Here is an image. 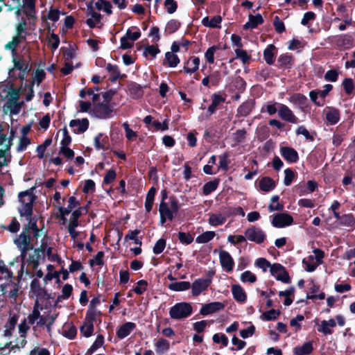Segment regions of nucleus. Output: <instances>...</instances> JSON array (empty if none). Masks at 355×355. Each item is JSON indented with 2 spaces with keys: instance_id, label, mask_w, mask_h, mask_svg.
Instances as JSON below:
<instances>
[{
  "instance_id": "f257e3e1",
  "label": "nucleus",
  "mask_w": 355,
  "mask_h": 355,
  "mask_svg": "<svg viewBox=\"0 0 355 355\" xmlns=\"http://www.w3.org/2000/svg\"><path fill=\"white\" fill-rule=\"evenodd\" d=\"M13 67L9 69V77L13 80H24L32 68V59L30 54H18L12 58Z\"/></svg>"
},
{
  "instance_id": "f03ea898",
  "label": "nucleus",
  "mask_w": 355,
  "mask_h": 355,
  "mask_svg": "<svg viewBox=\"0 0 355 355\" xmlns=\"http://www.w3.org/2000/svg\"><path fill=\"white\" fill-rule=\"evenodd\" d=\"M36 187H33L28 190L21 191L18 194L19 201L23 205L21 209H19L21 216L30 218L33 215V203L36 200L34 191Z\"/></svg>"
},
{
  "instance_id": "7ed1b4c3",
  "label": "nucleus",
  "mask_w": 355,
  "mask_h": 355,
  "mask_svg": "<svg viewBox=\"0 0 355 355\" xmlns=\"http://www.w3.org/2000/svg\"><path fill=\"white\" fill-rule=\"evenodd\" d=\"M193 313V307L189 302H178L170 308L169 315L173 320H182L189 317Z\"/></svg>"
},
{
  "instance_id": "20e7f679",
  "label": "nucleus",
  "mask_w": 355,
  "mask_h": 355,
  "mask_svg": "<svg viewBox=\"0 0 355 355\" xmlns=\"http://www.w3.org/2000/svg\"><path fill=\"white\" fill-rule=\"evenodd\" d=\"M215 275V270H209L206 275L207 278H198L196 279L192 284H191V293L193 296H198L201 293L207 290L208 287L212 282L213 277Z\"/></svg>"
},
{
  "instance_id": "39448f33",
  "label": "nucleus",
  "mask_w": 355,
  "mask_h": 355,
  "mask_svg": "<svg viewBox=\"0 0 355 355\" xmlns=\"http://www.w3.org/2000/svg\"><path fill=\"white\" fill-rule=\"evenodd\" d=\"M114 103H98L92 109L94 115L101 119H110L113 116Z\"/></svg>"
},
{
  "instance_id": "423d86ee",
  "label": "nucleus",
  "mask_w": 355,
  "mask_h": 355,
  "mask_svg": "<svg viewBox=\"0 0 355 355\" xmlns=\"http://www.w3.org/2000/svg\"><path fill=\"white\" fill-rule=\"evenodd\" d=\"M245 236L249 241L258 244L262 243L266 237L265 232L255 226L248 227L245 232Z\"/></svg>"
},
{
  "instance_id": "0eeeda50",
  "label": "nucleus",
  "mask_w": 355,
  "mask_h": 355,
  "mask_svg": "<svg viewBox=\"0 0 355 355\" xmlns=\"http://www.w3.org/2000/svg\"><path fill=\"white\" fill-rule=\"evenodd\" d=\"M293 223V218L288 213L284 212L277 214L273 216L272 220V225L277 228H282L292 225Z\"/></svg>"
},
{
  "instance_id": "6e6552de",
  "label": "nucleus",
  "mask_w": 355,
  "mask_h": 355,
  "mask_svg": "<svg viewBox=\"0 0 355 355\" xmlns=\"http://www.w3.org/2000/svg\"><path fill=\"white\" fill-rule=\"evenodd\" d=\"M159 225H164L166 220L172 221L175 218V214L169 209V206L166 202H160L159 205Z\"/></svg>"
},
{
  "instance_id": "1a4fd4ad",
  "label": "nucleus",
  "mask_w": 355,
  "mask_h": 355,
  "mask_svg": "<svg viewBox=\"0 0 355 355\" xmlns=\"http://www.w3.org/2000/svg\"><path fill=\"white\" fill-rule=\"evenodd\" d=\"M278 115L282 120L291 123L295 124L299 121L293 111L287 105L282 103L279 105Z\"/></svg>"
},
{
  "instance_id": "9d476101",
  "label": "nucleus",
  "mask_w": 355,
  "mask_h": 355,
  "mask_svg": "<svg viewBox=\"0 0 355 355\" xmlns=\"http://www.w3.org/2000/svg\"><path fill=\"white\" fill-rule=\"evenodd\" d=\"M219 259L222 268L227 272H230L233 270L234 261L228 252L225 250H220L219 253Z\"/></svg>"
},
{
  "instance_id": "9b49d317",
  "label": "nucleus",
  "mask_w": 355,
  "mask_h": 355,
  "mask_svg": "<svg viewBox=\"0 0 355 355\" xmlns=\"http://www.w3.org/2000/svg\"><path fill=\"white\" fill-rule=\"evenodd\" d=\"M225 306V305L220 302L205 304L202 306L200 310V314L204 316L212 314L224 309Z\"/></svg>"
},
{
  "instance_id": "f8f14e48",
  "label": "nucleus",
  "mask_w": 355,
  "mask_h": 355,
  "mask_svg": "<svg viewBox=\"0 0 355 355\" xmlns=\"http://www.w3.org/2000/svg\"><path fill=\"white\" fill-rule=\"evenodd\" d=\"M280 153L288 163H296L299 160V155L295 149L289 146H282Z\"/></svg>"
},
{
  "instance_id": "ddd939ff",
  "label": "nucleus",
  "mask_w": 355,
  "mask_h": 355,
  "mask_svg": "<svg viewBox=\"0 0 355 355\" xmlns=\"http://www.w3.org/2000/svg\"><path fill=\"white\" fill-rule=\"evenodd\" d=\"M211 103L208 107L207 112L209 116L214 114L219 106L225 101V98L220 94L214 93L211 96Z\"/></svg>"
},
{
  "instance_id": "4468645a",
  "label": "nucleus",
  "mask_w": 355,
  "mask_h": 355,
  "mask_svg": "<svg viewBox=\"0 0 355 355\" xmlns=\"http://www.w3.org/2000/svg\"><path fill=\"white\" fill-rule=\"evenodd\" d=\"M89 122L87 118L82 119H72L69 122V126L71 128L78 126L76 129H73L75 134L85 132L89 128Z\"/></svg>"
},
{
  "instance_id": "2eb2a0df",
  "label": "nucleus",
  "mask_w": 355,
  "mask_h": 355,
  "mask_svg": "<svg viewBox=\"0 0 355 355\" xmlns=\"http://www.w3.org/2000/svg\"><path fill=\"white\" fill-rule=\"evenodd\" d=\"M137 327L135 323L126 322L123 324L116 331V336L119 339H123L130 334Z\"/></svg>"
},
{
  "instance_id": "dca6fc26",
  "label": "nucleus",
  "mask_w": 355,
  "mask_h": 355,
  "mask_svg": "<svg viewBox=\"0 0 355 355\" xmlns=\"http://www.w3.org/2000/svg\"><path fill=\"white\" fill-rule=\"evenodd\" d=\"M264 20L261 14L253 15L250 14L248 16V21L243 25V29H254L263 23Z\"/></svg>"
},
{
  "instance_id": "f3484780",
  "label": "nucleus",
  "mask_w": 355,
  "mask_h": 355,
  "mask_svg": "<svg viewBox=\"0 0 355 355\" xmlns=\"http://www.w3.org/2000/svg\"><path fill=\"white\" fill-rule=\"evenodd\" d=\"M232 293L234 299L239 303H245L247 300V294L239 284L232 286Z\"/></svg>"
},
{
  "instance_id": "a211bd4d",
  "label": "nucleus",
  "mask_w": 355,
  "mask_h": 355,
  "mask_svg": "<svg viewBox=\"0 0 355 355\" xmlns=\"http://www.w3.org/2000/svg\"><path fill=\"white\" fill-rule=\"evenodd\" d=\"M254 106V102L253 100H248L243 102L238 108L236 116H247L250 114Z\"/></svg>"
},
{
  "instance_id": "6ab92c4d",
  "label": "nucleus",
  "mask_w": 355,
  "mask_h": 355,
  "mask_svg": "<svg viewBox=\"0 0 355 355\" xmlns=\"http://www.w3.org/2000/svg\"><path fill=\"white\" fill-rule=\"evenodd\" d=\"M200 58L198 57H191L183 67V71L186 73H193L199 69Z\"/></svg>"
},
{
  "instance_id": "aec40b11",
  "label": "nucleus",
  "mask_w": 355,
  "mask_h": 355,
  "mask_svg": "<svg viewBox=\"0 0 355 355\" xmlns=\"http://www.w3.org/2000/svg\"><path fill=\"white\" fill-rule=\"evenodd\" d=\"M143 87L135 82H131L128 85L130 96L133 99L141 98L144 95Z\"/></svg>"
},
{
  "instance_id": "412c9836",
  "label": "nucleus",
  "mask_w": 355,
  "mask_h": 355,
  "mask_svg": "<svg viewBox=\"0 0 355 355\" xmlns=\"http://www.w3.org/2000/svg\"><path fill=\"white\" fill-rule=\"evenodd\" d=\"M80 205V202L74 197L70 196L68 199V206L67 207H64L62 206L58 207V209L60 214L63 215H69L73 210V209Z\"/></svg>"
},
{
  "instance_id": "4be33fe9",
  "label": "nucleus",
  "mask_w": 355,
  "mask_h": 355,
  "mask_svg": "<svg viewBox=\"0 0 355 355\" xmlns=\"http://www.w3.org/2000/svg\"><path fill=\"white\" fill-rule=\"evenodd\" d=\"M276 187L275 180L268 176L262 178L259 182V187L260 190L264 192H269L273 190Z\"/></svg>"
},
{
  "instance_id": "5701e85b",
  "label": "nucleus",
  "mask_w": 355,
  "mask_h": 355,
  "mask_svg": "<svg viewBox=\"0 0 355 355\" xmlns=\"http://www.w3.org/2000/svg\"><path fill=\"white\" fill-rule=\"evenodd\" d=\"M102 315V313L101 311L98 309H88L85 318V321H86L87 323L89 324H93L94 322H96V321H98V323L101 322V317Z\"/></svg>"
},
{
  "instance_id": "b1692460",
  "label": "nucleus",
  "mask_w": 355,
  "mask_h": 355,
  "mask_svg": "<svg viewBox=\"0 0 355 355\" xmlns=\"http://www.w3.org/2000/svg\"><path fill=\"white\" fill-rule=\"evenodd\" d=\"M313 350L312 341L304 343L302 346H296L293 349L295 355H309Z\"/></svg>"
},
{
  "instance_id": "393cba45",
  "label": "nucleus",
  "mask_w": 355,
  "mask_h": 355,
  "mask_svg": "<svg viewBox=\"0 0 355 355\" xmlns=\"http://www.w3.org/2000/svg\"><path fill=\"white\" fill-rule=\"evenodd\" d=\"M277 50L274 44H269L263 51V59L268 65H272L275 62V53Z\"/></svg>"
},
{
  "instance_id": "a878e982",
  "label": "nucleus",
  "mask_w": 355,
  "mask_h": 355,
  "mask_svg": "<svg viewBox=\"0 0 355 355\" xmlns=\"http://www.w3.org/2000/svg\"><path fill=\"white\" fill-rule=\"evenodd\" d=\"M3 294L6 295L10 300H16L18 296L19 286L17 284L12 283L8 284L2 288Z\"/></svg>"
},
{
  "instance_id": "bb28decb",
  "label": "nucleus",
  "mask_w": 355,
  "mask_h": 355,
  "mask_svg": "<svg viewBox=\"0 0 355 355\" xmlns=\"http://www.w3.org/2000/svg\"><path fill=\"white\" fill-rule=\"evenodd\" d=\"M339 223L343 226L348 227L349 231H352L355 229V218L352 214L342 215Z\"/></svg>"
},
{
  "instance_id": "cd10ccee",
  "label": "nucleus",
  "mask_w": 355,
  "mask_h": 355,
  "mask_svg": "<svg viewBox=\"0 0 355 355\" xmlns=\"http://www.w3.org/2000/svg\"><path fill=\"white\" fill-rule=\"evenodd\" d=\"M220 179L217 178L206 182L202 187V194L204 196H208L216 191L220 184Z\"/></svg>"
},
{
  "instance_id": "c85d7f7f",
  "label": "nucleus",
  "mask_w": 355,
  "mask_h": 355,
  "mask_svg": "<svg viewBox=\"0 0 355 355\" xmlns=\"http://www.w3.org/2000/svg\"><path fill=\"white\" fill-rule=\"evenodd\" d=\"M294 62L293 56L288 53L281 54L277 59V67L278 68H282L284 67L292 66Z\"/></svg>"
},
{
  "instance_id": "c756f323",
  "label": "nucleus",
  "mask_w": 355,
  "mask_h": 355,
  "mask_svg": "<svg viewBox=\"0 0 355 355\" xmlns=\"http://www.w3.org/2000/svg\"><path fill=\"white\" fill-rule=\"evenodd\" d=\"M180 58L176 54L168 51L165 53V60L163 64L169 67H175L180 63Z\"/></svg>"
},
{
  "instance_id": "7c9ffc66",
  "label": "nucleus",
  "mask_w": 355,
  "mask_h": 355,
  "mask_svg": "<svg viewBox=\"0 0 355 355\" xmlns=\"http://www.w3.org/2000/svg\"><path fill=\"white\" fill-rule=\"evenodd\" d=\"M336 326V322L334 319L322 320L321 322V327L318 329V331L323 333L324 335L331 334L333 331L329 328V327H335Z\"/></svg>"
},
{
  "instance_id": "2f4dec72",
  "label": "nucleus",
  "mask_w": 355,
  "mask_h": 355,
  "mask_svg": "<svg viewBox=\"0 0 355 355\" xmlns=\"http://www.w3.org/2000/svg\"><path fill=\"white\" fill-rule=\"evenodd\" d=\"M325 118L329 125H335L340 120V112L338 110L333 108L327 112Z\"/></svg>"
},
{
  "instance_id": "473e14b6",
  "label": "nucleus",
  "mask_w": 355,
  "mask_h": 355,
  "mask_svg": "<svg viewBox=\"0 0 355 355\" xmlns=\"http://www.w3.org/2000/svg\"><path fill=\"white\" fill-rule=\"evenodd\" d=\"M168 288L173 291H184L191 288L189 282H176L168 285Z\"/></svg>"
},
{
  "instance_id": "72a5a7b5",
  "label": "nucleus",
  "mask_w": 355,
  "mask_h": 355,
  "mask_svg": "<svg viewBox=\"0 0 355 355\" xmlns=\"http://www.w3.org/2000/svg\"><path fill=\"white\" fill-rule=\"evenodd\" d=\"M106 70L109 73H112V75L109 78V80L112 83H115L121 77L120 71L119 69L118 66L116 64L108 63L106 65Z\"/></svg>"
},
{
  "instance_id": "f704fd0d",
  "label": "nucleus",
  "mask_w": 355,
  "mask_h": 355,
  "mask_svg": "<svg viewBox=\"0 0 355 355\" xmlns=\"http://www.w3.org/2000/svg\"><path fill=\"white\" fill-rule=\"evenodd\" d=\"M42 259V257L36 252L35 250L33 254H30L26 258V263L28 266H31L33 270H36L40 265V260Z\"/></svg>"
},
{
  "instance_id": "c9c22d12",
  "label": "nucleus",
  "mask_w": 355,
  "mask_h": 355,
  "mask_svg": "<svg viewBox=\"0 0 355 355\" xmlns=\"http://www.w3.org/2000/svg\"><path fill=\"white\" fill-rule=\"evenodd\" d=\"M141 232L140 230H129L128 234L125 236V241H127L128 240H132L134 241V243L136 245H139L141 246L142 245L141 237L139 238L137 236Z\"/></svg>"
},
{
  "instance_id": "e433bc0d",
  "label": "nucleus",
  "mask_w": 355,
  "mask_h": 355,
  "mask_svg": "<svg viewBox=\"0 0 355 355\" xmlns=\"http://www.w3.org/2000/svg\"><path fill=\"white\" fill-rule=\"evenodd\" d=\"M216 234L213 231H207L198 236L196 239V242L198 243H207L211 241Z\"/></svg>"
},
{
  "instance_id": "4c0bfd02",
  "label": "nucleus",
  "mask_w": 355,
  "mask_h": 355,
  "mask_svg": "<svg viewBox=\"0 0 355 355\" xmlns=\"http://www.w3.org/2000/svg\"><path fill=\"white\" fill-rule=\"evenodd\" d=\"M104 343V336L101 334L98 335L92 345L87 349L86 355H92L96 350L103 346Z\"/></svg>"
},
{
  "instance_id": "58836bf2",
  "label": "nucleus",
  "mask_w": 355,
  "mask_h": 355,
  "mask_svg": "<svg viewBox=\"0 0 355 355\" xmlns=\"http://www.w3.org/2000/svg\"><path fill=\"white\" fill-rule=\"evenodd\" d=\"M280 313L281 312L279 310L272 309L263 313L261 315V318L265 321L275 320L280 315Z\"/></svg>"
},
{
  "instance_id": "ea45409f",
  "label": "nucleus",
  "mask_w": 355,
  "mask_h": 355,
  "mask_svg": "<svg viewBox=\"0 0 355 355\" xmlns=\"http://www.w3.org/2000/svg\"><path fill=\"white\" fill-rule=\"evenodd\" d=\"M280 103L274 102L268 103L267 105H263L261 109V112H267L269 115H273L277 112H279V105Z\"/></svg>"
},
{
  "instance_id": "a19ab883",
  "label": "nucleus",
  "mask_w": 355,
  "mask_h": 355,
  "mask_svg": "<svg viewBox=\"0 0 355 355\" xmlns=\"http://www.w3.org/2000/svg\"><path fill=\"white\" fill-rule=\"evenodd\" d=\"M226 221V217L221 214H211L209 216L208 222L212 226H218L223 225Z\"/></svg>"
},
{
  "instance_id": "79ce46f5",
  "label": "nucleus",
  "mask_w": 355,
  "mask_h": 355,
  "mask_svg": "<svg viewBox=\"0 0 355 355\" xmlns=\"http://www.w3.org/2000/svg\"><path fill=\"white\" fill-rule=\"evenodd\" d=\"M103 137V134L98 133L94 138V147L96 150L105 149V144L108 142L107 136Z\"/></svg>"
},
{
  "instance_id": "37998d69",
  "label": "nucleus",
  "mask_w": 355,
  "mask_h": 355,
  "mask_svg": "<svg viewBox=\"0 0 355 355\" xmlns=\"http://www.w3.org/2000/svg\"><path fill=\"white\" fill-rule=\"evenodd\" d=\"M337 44L339 46L349 48L353 44V39L348 35H340L337 40Z\"/></svg>"
},
{
  "instance_id": "c03bdc74",
  "label": "nucleus",
  "mask_w": 355,
  "mask_h": 355,
  "mask_svg": "<svg viewBox=\"0 0 355 355\" xmlns=\"http://www.w3.org/2000/svg\"><path fill=\"white\" fill-rule=\"evenodd\" d=\"M155 347L157 353L163 354L169 349L170 344L167 340L159 338L156 343Z\"/></svg>"
},
{
  "instance_id": "a18cd8bd",
  "label": "nucleus",
  "mask_w": 355,
  "mask_h": 355,
  "mask_svg": "<svg viewBox=\"0 0 355 355\" xmlns=\"http://www.w3.org/2000/svg\"><path fill=\"white\" fill-rule=\"evenodd\" d=\"M180 22L177 19H171L166 24L165 32L168 34H173L180 27Z\"/></svg>"
},
{
  "instance_id": "49530a36",
  "label": "nucleus",
  "mask_w": 355,
  "mask_h": 355,
  "mask_svg": "<svg viewBox=\"0 0 355 355\" xmlns=\"http://www.w3.org/2000/svg\"><path fill=\"white\" fill-rule=\"evenodd\" d=\"M94 327L93 324L87 323L84 320L83 324L80 327V333L86 338H89L93 335Z\"/></svg>"
},
{
  "instance_id": "de8ad7c7",
  "label": "nucleus",
  "mask_w": 355,
  "mask_h": 355,
  "mask_svg": "<svg viewBox=\"0 0 355 355\" xmlns=\"http://www.w3.org/2000/svg\"><path fill=\"white\" fill-rule=\"evenodd\" d=\"M17 246H21V245H28L31 243L30 234L21 232V234L14 241Z\"/></svg>"
},
{
  "instance_id": "09e8293b",
  "label": "nucleus",
  "mask_w": 355,
  "mask_h": 355,
  "mask_svg": "<svg viewBox=\"0 0 355 355\" xmlns=\"http://www.w3.org/2000/svg\"><path fill=\"white\" fill-rule=\"evenodd\" d=\"M17 247L20 249L21 251L20 257L21 259V270H23L28 252L34 249L33 245L30 243L28 245H21V246Z\"/></svg>"
},
{
  "instance_id": "8fccbe9b",
  "label": "nucleus",
  "mask_w": 355,
  "mask_h": 355,
  "mask_svg": "<svg viewBox=\"0 0 355 355\" xmlns=\"http://www.w3.org/2000/svg\"><path fill=\"white\" fill-rule=\"evenodd\" d=\"M178 239L182 244L189 245L193 241V236L189 232H179Z\"/></svg>"
},
{
  "instance_id": "3c124183",
  "label": "nucleus",
  "mask_w": 355,
  "mask_h": 355,
  "mask_svg": "<svg viewBox=\"0 0 355 355\" xmlns=\"http://www.w3.org/2000/svg\"><path fill=\"white\" fill-rule=\"evenodd\" d=\"M236 58H239L243 64H248L251 60V56L248 55L245 50L241 49H235Z\"/></svg>"
},
{
  "instance_id": "603ef678",
  "label": "nucleus",
  "mask_w": 355,
  "mask_h": 355,
  "mask_svg": "<svg viewBox=\"0 0 355 355\" xmlns=\"http://www.w3.org/2000/svg\"><path fill=\"white\" fill-rule=\"evenodd\" d=\"M291 101L300 106L306 107L308 99L304 94L297 93L291 96Z\"/></svg>"
},
{
  "instance_id": "864d4df0",
  "label": "nucleus",
  "mask_w": 355,
  "mask_h": 355,
  "mask_svg": "<svg viewBox=\"0 0 355 355\" xmlns=\"http://www.w3.org/2000/svg\"><path fill=\"white\" fill-rule=\"evenodd\" d=\"M240 279L243 283H254L257 282V276L250 270L243 272L240 277Z\"/></svg>"
},
{
  "instance_id": "5fc2aeb1",
  "label": "nucleus",
  "mask_w": 355,
  "mask_h": 355,
  "mask_svg": "<svg viewBox=\"0 0 355 355\" xmlns=\"http://www.w3.org/2000/svg\"><path fill=\"white\" fill-rule=\"evenodd\" d=\"M246 133V130L244 128L237 130L234 133L233 140L235 141L236 144H240L245 141Z\"/></svg>"
},
{
  "instance_id": "6e6d98bb",
  "label": "nucleus",
  "mask_w": 355,
  "mask_h": 355,
  "mask_svg": "<svg viewBox=\"0 0 355 355\" xmlns=\"http://www.w3.org/2000/svg\"><path fill=\"white\" fill-rule=\"evenodd\" d=\"M22 103H19L18 101L15 103H6L3 108L7 107L11 114H17L21 110Z\"/></svg>"
},
{
  "instance_id": "4d7b16f0",
  "label": "nucleus",
  "mask_w": 355,
  "mask_h": 355,
  "mask_svg": "<svg viewBox=\"0 0 355 355\" xmlns=\"http://www.w3.org/2000/svg\"><path fill=\"white\" fill-rule=\"evenodd\" d=\"M343 86L345 90V92L347 95H351L354 92V85L353 80L350 78H346L344 79L343 82Z\"/></svg>"
},
{
  "instance_id": "13d9d810",
  "label": "nucleus",
  "mask_w": 355,
  "mask_h": 355,
  "mask_svg": "<svg viewBox=\"0 0 355 355\" xmlns=\"http://www.w3.org/2000/svg\"><path fill=\"white\" fill-rule=\"evenodd\" d=\"M218 49H219V47L216 45L210 46L207 49L205 57L208 63L213 64L214 62V53Z\"/></svg>"
},
{
  "instance_id": "bf43d9fd",
  "label": "nucleus",
  "mask_w": 355,
  "mask_h": 355,
  "mask_svg": "<svg viewBox=\"0 0 355 355\" xmlns=\"http://www.w3.org/2000/svg\"><path fill=\"white\" fill-rule=\"evenodd\" d=\"M52 139L50 138L46 139L42 144L37 146V152L39 159H42L44 157V153L46 148L51 145Z\"/></svg>"
},
{
  "instance_id": "052dcab7",
  "label": "nucleus",
  "mask_w": 355,
  "mask_h": 355,
  "mask_svg": "<svg viewBox=\"0 0 355 355\" xmlns=\"http://www.w3.org/2000/svg\"><path fill=\"white\" fill-rule=\"evenodd\" d=\"M160 53V50L157 46L155 45H148L145 47L144 51L143 52V55L144 57H147L148 54L152 56L153 58H155L156 55Z\"/></svg>"
},
{
  "instance_id": "680f3d73",
  "label": "nucleus",
  "mask_w": 355,
  "mask_h": 355,
  "mask_svg": "<svg viewBox=\"0 0 355 355\" xmlns=\"http://www.w3.org/2000/svg\"><path fill=\"white\" fill-rule=\"evenodd\" d=\"M148 282L146 280L141 279L137 282V286L133 288L132 291L137 295H142L146 290Z\"/></svg>"
},
{
  "instance_id": "e2e57ef3",
  "label": "nucleus",
  "mask_w": 355,
  "mask_h": 355,
  "mask_svg": "<svg viewBox=\"0 0 355 355\" xmlns=\"http://www.w3.org/2000/svg\"><path fill=\"white\" fill-rule=\"evenodd\" d=\"M6 98H8V101L6 103H15L17 102L19 98V90L16 89H10L6 91Z\"/></svg>"
},
{
  "instance_id": "0e129e2a",
  "label": "nucleus",
  "mask_w": 355,
  "mask_h": 355,
  "mask_svg": "<svg viewBox=\"0 0 355 355\" xmlns=\"http://www.w3.org/2000/svg\"><path fill=\"white\" fill-rule=\"evenodd\" d=\"M295 133L297 135H302L306 140L310 141H313L315 139L314 136L313 135L310 134V132L308 131V130L304 125L299 126L296 129Z\"/></svg>"
},
{
  "instance_id": "69168bd1",
  "label": "nucleus",
  "mask_w": 355,
  "mask_h": 355,
  "mask_svg": "<svg viewBox=\"0 0 355 355\" xmlns=\"http://www.w3.org/2000/svg\"><path fill=\"white\" fill-rule=\"evenodd\" d=\"M31 291L37 296L40 297L42 295V288L40 286V281L34 278L31 283Z\"/></svg>"
},
{
  "instance_id": "338daca9",
  "label": "nucleus",
  "mask_w": 355,
  "mask_h": 355,
  "mask_svg": "<svg viewBox=\"0 0 355 355\" xmlns=\"http://www.w3.org/2000/svg\"><path fill=\"white\" fill-rule=\"evenodd\" d=\"M284 184L286 186H290L295 177V173L290 168L284 170Z\"/></svg>"
},
{
  "instance_id": "774afa93",
  "label": "nucleus",
  "mask_w": 355,
  "mask_h": 355,
  "mask_svg": "<svg viewBox=\"0 0 355 355\" xmlns=\"http://www.w3.org/2000/svg\"><path fill=\"white\" fill-rule=\"evenodd\" d=\"M270 75V69L268 68L261 69L256 72V78L259 81L266 80Z\"/></svg>"
}]
</instances>
